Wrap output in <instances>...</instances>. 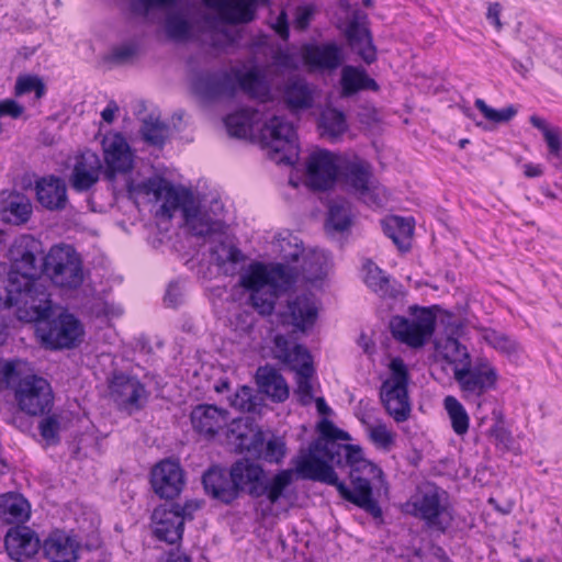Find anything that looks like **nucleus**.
Instances as JSON below:
<instances>
[{
    "label": "nucleus",
    "mask_w": 562,
    "mask_h": 562,
    "mask_svg": "<svg viewBox=\"0 0 562 562\" xmlns=\"http://www.w3.org/2000/svg\"><path fill=\"white\" fill-rule=\"evenodd\" d=\"M254 112L249 109H241L228 114L225 120V126L231 136L246 137L251 127Z\"/></svg>",
    "instance_id": "48"
},
{
    "label": "nucleus",
    "mask_w": 562,
    "mask_h": 562,
    "mask_svg": "<svg viewBox=\"0 0 562 562\" xmlns=\"http://www.w3.org/2000/svg\"><path fill=\"white\" fill-rule=\"evenodd\" d=\"M351 226V209L346 201H335L330 204L326 227L328 231L345 232Z\"/></svg>",
    "instance_id": "44"
},
{
    "label": "nucleus",
    "mask_w": 562,
    "mask_h": 562,
    "mask_svg": "<svg viewBox=\"0 0 562 562\" xmlns=\"http://www.w3.org/2000/svg\"><path fill=\"white\" fill-rule=\"evenodd\" d=\"M319 127L323 130L324 135L336 138L347 130L346 116L337 109L327 108L321 114Z\"/></svg>",
    "instance_id": "46"
},
{
    "label": "nucleus",
    "mask_w": 562,
    "mask_h": 562,
    "mask_svg": "<svg viewBox=\"0 0 562 562\" xmlns=\"http://www.w3.org/2000/svg\"><path fill=\"white\" fill-rule=\"evenodd\" d=\"M202 483L207 495L226 505L239 497L231 469L212 467L203 474Z\"/></svg>",
    "instance_id": "28"
},
{
    "label": "nucleus",
    "mask_w": 562,
    "mask_h": 562,
    "mask_svg": "<svg viewBox=\"0 0 562 562\" xmlns=\"http://www.w3.org/2000/svg\"><path fill=\"white\" fill-rule=\"evenodd\" d=\"M440 353L449 363L457 364L456 367H459V364L463 367L465 363H470V355L467 347L453 337L445 339L440 346Z\"/></svg>",
    "instance_id": "51"
},
{
    "label": "nucleus",
    "mask_w": 562,
    "mask_h": 562,
    "mask_svg": "<svg viewBox=\"0 0 562 562\" xmlns=\"http://www.w3.org/2000/svg\"><path fill=\"white\" fill-rule=\"evenodd\" d=\"M16 378V362L13 360H0V390L11 389Z\"/></svg>",
    "instance_id": "63"
},
{
    "label": "nucleus",
    "mask_w": 562,
    "mask_h": 562,
    "mask_svg": "<svg viewBox=\"0 0 562 562\" xmlns=\"http://www.w3.org/2000/svg\"><path fill=\"white\" fill-rule=\"evenodd\" d=\"M50 314L52 308L47 316L36 321L40 323L37 331L43 342L52 349H69L77 346L83 335L81 323L67 312L60 313L56 318L48 321Z\"/></svg>",
    "instance_id": "10"
},
{
    "label": "nucleus",
    "mask_w": 562,
    "mask_h": 562,
    "mask_svg": "<svg viewBox=\"0 0 562 562\" xmlns=\"http://www.w3.org/2000/svg\"><path fill=\"white\" fill-rule=\"evenodd\" d=\"M161 199H164V203L160 206V212L168 218H171L177 210H181L183 216H190L195 204L194 198L189 190H178L170 182L167 183Z\"/></svg>",
    "instance_id": "34"
},
{
    "label": "nucleus",
    "mask_w": 562,
    "mask_h": 562,
    "mask_svg": "<svg viewBox=\"0 0 562 562\" xmlns=\"http://www.w3.org/2000/svg\"><path fill=\"white\" fill-rule=\"evenodd\" d=\"M32 203L25 195L18 194L4 207L3 218L14 225L26 223L32 215Z\"/></svg>",
    "instance_id": "43"
},
{
    "label": "nucleus",
    "mask_w": 562,
    "mask_h": 562,
    "mask_svg": "<svg viewBox=\"0 0 562 562\" xmlns=\"http://www.w3.org/2000/svg\"><path fill=\"white\" fill-rule=\"evenodd\" d=\"M61 429L60 416L56 413L45 414L38 423V431L41 437L47 445H56L59 442V431Z\"/></svg>",
    "instance_id": "54"
},
{
    "label": "nucleus",
    "mask_w": 562,
    "mask_h": 562,
    "mask_svg": "<svg viewBox=\"0 0 562 562\" xmlns=\"http://www.w3.org/2000/svg\"><path fill=\"white\" fill-rule=\"evenodd\" d=\"M366 284L380 296H394L390 278L373 261L367 260L363 265Z\"/></svg>",
    "instance_id": "41"
},
{
    "label": "nucleus",
    "mask_w": 562,
    "mask_h": 562,
    "mask_svg": "<svg viewBox=\"0 0 562 562\" xmlns=\"http://www.w3.org/2000/svg\"><path fill=\"white\" fill-rule=\"evenodd\" d=\"M406 513L418 519L430 535L448 533L454 522V508L447 491L427 483L420 486L405 504Z\"/></svg>",
    "instance_id": "3"
},
{
    "label": "nucleus",
    "mask_w": 562,
    "mask_h": 562,
    "mask_svg": "<svg viewBox=\"0 0 562 562\" xmlns=\"http://www.w3.org/2000/svg\"><path fill=\"white\" fill-rule=\"evenodd\" d=\"M341 178L349 191L367 203L376 204V187L372 182V171L368 162L355 160L347 162L341 169Z\"/></svg>",
    "instance_id": "18"
},
{
    "label": "nucleus",
    "mask_w": 562,
    "mask_h": 562,
    "mask_svg": "<svg viewBox=\"0 0 562 562\" xmlns=\"http://www.w3.org/2000/svg\"><path fill=\"white\" fill-rule=\"evenodd\" d=\"M445 409L451 422V427L458 436L468 432L470 426L469 415L463 405L454 396L448 395L443 400Z\"/></svg>",
    "instance_id": "42"
},
{
    "label": "nucleus",
    "mask_w": 562,
    "mask_h": 562,
    "mask_svg": "<svg viewBox=\"0 0 562 562\" xmlns=\"http://www.w3.org/2000/svg\"><path fill=\"white\" fill-rule=\"evenodd\" d=\"M302 58L313 70H334L341 65L344 55L336 43L307 44L302 48Z\"/></svg>",
    "instance_id": "29"
},
{
    "label": "nucleus",
    "mask_w": 562,
    "mask_h": 562,
    "mask_svg": "<svg viewBox=\"0 0 562 562\" xmlns=\"http://www.w3.org/2000/svg\"><path fill=\"white\" fill-rule=\"evenodd\" d=\"M103 170L101 159L94 151L87 149L77 154L69 179L72 189L77 192L90 190L100 180Z\"/></svg>",
    "instance_id": "19"
},
{
    "label": "nucleus",
    "mask_w": 562,
    "mask_h": 562,
    "mask_svg": "<svg viewBox=\"0 0 562 562\" xmlns=\"http://www.w3.org/2000/svg\"><path fill=\"white\" fill-rule=\"evenodd\" d=\"M346 35L351 49L357 53L363 61L371 64L376 59V49L372 36L366 24V16H355L347 26Z\"/></svg>",
    "instance_id": "31"
},
{
    "label": "nucleus",
    "mask_w": 562,
    "mask_h": 562,
    "mask_svg": "<svg viewBox=\"0 0 562 562\" xmlns=\"http://www.w3.org/2000/svg\"><path fill=\"white\" fill-rule=\"evenodd\" d=\"M193 429L200 435L213 438L228 425L229 413L216 405L200 404L190 415Z\"/></svg>",
    "instance_id": "25"
},
{
    "label": "nucleus",
    "mask_w": 562,
    "mask_h": 562,
    "mask_svg": "<svg viewBox=\"0 0 562 562\" xmlns=\"http://www.w3.org/2000/svg\"><path fill=\"white\" fill-rule=\"evenodd\" d=\"M274 352L276 357L295 373L314 372L308 350L302 345L293 344L288 337L283 335L274 337Z\"/></svg>",
    "instance_id": "30"
},
{
    "label": "nucleus",
    "mask_w": 562,
    "mask_h": 562,
    "mask_svg": "<svg viewBox=\"0 0 562 562\" xmlns=\"http://www.w3.org/2000/svg\"><path fill=\"white\" fill-rule=\"evenodd\" d=\"M150 484L160 498L173 499L186 485L184 471L178 461L165 459L153 468Z\"/></svg>",
    "instance_id": "14"
},
{
    "label": "nucleus",
    "mask_w": 562,
    "mask_h": 562,
    "mask_svg": "<svg viewBox=\"0 0 562 562\" xmlns=\"http://www.w3.org/2000/svg\"><path fill=\"white\" fill-rule=\"evenodd\" d=\"M43 273L64 290H76L85 280L80 255L69 245H55L43 257Z\"/></svg>",
    "instance_id": "5"
},
{
    "label": "nucleus",
    "mask_w": 562,
    "mask_h": 562,
    "mask_svg": "<svg viewBox=\"0 0 562 562\" xmlns=\"http://www.w3.org/2000/svg\"><path fill=\"white\" fill-rule=\"evenodd\" d=\"M313 373L314 372L296 373V393L304 405L310 404L313 398V387L311 383Z\"/></svg>",
    "instance_id": "62"
},
{
    "label": "nucleus",
    "mask_w": 562,
    "mask_h": 562,
    "mask_svg": "<svg viewBox=\"0 0 562 562\" xmlns=\"http://www.w3.org/2000/svg\"><path fill=\"white\" fill-rule=\"evenodd\" d=\"M168 181L161 177H151L145 181L134 184L132 180L127 182L128 192H135L144 195H154L156 201L161 200L164 190L167 188Z\"/></svg>",
    "instance_id": "53"
},
{
    "label": "nucleus",
    "mask_w": 562,
    "mask_h": 562,
    "mask_svg": "<svg viewBox=\"0 0 562 562\" xmlns=\"http://www.w3.org/2000/svg\"><path fill=\"white\" fill-rule=\"evenodd\" d=\"M292 282V276L282 265L268 269L265 265L255 262L240 277V285L250 293L266 288H290Z\"/></svg>",
    "instance_id": "15"
},
{
    "label": "nucleus",
    "mask_w": 562,
    "mask_h": 562,
    "mask_svg": "<svg viewBox=\"0 0 562 562\" xmlns=\"http://www.w3.org/2000/svg\"><path fill=\"white\" fill-rule=\"evenodd\" d=\"M216 11L223 22L231 25L248 24L256 18L258 0H202Z\"/></svg>",
    "instance_id": "24"
},
{
    "label": "nucleus",
    "mask_w": 562,
    "mask_h": 562,
    "mask_svg": "<svg viewBox=\"0 0 562 562\" xmlns=\"http://www.w3.org/2000/svg\"><path fill=\"white\" fill-rule=\"evenodd\" d=\"M293 326L300 330L312 327L317 318L313 299L306 294L296 296L288 305Z\"/></svg>",
    "instance_id": "38"
},
{
    "label": "nucleus",
    "mask_w": 562,
    "mask_h": 562,
    "mask_svg": "<svg viewBox=\"0 0 562 562\" xmlns=\"http://www.w3.org/2000/svg\"><path fill=\"white\" fill-rule=\"evenodd\" d=\"M317 450L310 446L307 453L299 456L294 461V472L304 480L326 483L338 490L339 479L334 468L316 456ZM318 453H321L318 451Z\"/></svg>",
    "instance_id": "20"
},
{
    "label": "nucleus",
    "mask_w": 562,
    "mask_h": 562,
    "mask_svg": "<svg viewBox=\"0 0 562 562\" xmlns=\"http://www.w3.org/2000/svg\"><path fill=\"white\" fill-rule=\"evenodd\" d=\"M109 387L111 397L123 409L138 411L147 402L145 385L136 376L114 374Z\"/></svg>",
    "instance_id": "16"
},
{
    "label": "nucleus",
    "mask_w": 562,
    "mask_h": 562,
    "mask_svg": "<svg viewBox=\"0 0 562 562\" xmlns=\"http://www.w3.org/2000/svg\"><path fill=\"white\" fill-rule=\"evenodd\" d=\"M183 218L186 224L196 236H206L211 234L214 229V225L216 224L209 216L201 214L196 203L193 205L192 214L190 216H183Z\"/></svg>",
    "instance_id": "57"
},
{
    "label": "nucleus",
    "mask_w": 562,
    "mask_h": 562,
    "mask_svg": "<svg viewBox=\"0 0 562 562\" xmlns=\"http://www.w3.org/2000/svg\"><path fill=\"white\" fill-rule=\"evenodd\" d=\"M342 464L350 468V481L352 488L339 481V495L370 514L373 518L382 517V509L372 496V490L378 483L383 482V471L375 463L363 457L359 446L345 448Z\"/></svg>",
    "instance_id": "2"
},
{
    "label": "nucleus",
    "mask_w": 562,
    "mask_h": 562,
    "mask_svg": "<svg viewBox=\"0 0 562 562\" xmlns=\"http://www.w3.org/2000/svg\"><path fill=\"white\" fill-rule=\"evenodd\" d=\"M31 507L18 493L0 495V520L5 524H23L30 518Z\"/></svg>",
    "instance_id": "35"
},
{
    "label": "nucleus",
    "mask_w": 562,
    "mask_h": 562,
    "mask_svg": "<svg viewBox=\"0 0 562 562\" xmlns=\"http://www.w3.org/2000/svg\"><path fill=\"white\" fill-rule=\"evenodd\" d=\"M271 158L278 164L294 165L299 160L300 146L294 125L283 116H273L262 130Z\"/></svg>",
    "instance_id": "8"
},
{
    "label": "nucleus",
    "mask_w": 562,
    "mask_h": 562,
    "mask_svg": "<svg viewBox=\"0 0 562 562\" xmlns=\"http://www.w3.org/2000/svg\"><path fill=\"white\" fill-rule=\"evenodd\" d=\"M483 339L495 350L512 356L519 349V344L510 336L495 329H484Z\"/></svg>",
    "instance_id": "50"
},
{
    "label": "nucleus",
    "mask_w": 562,
    "mask_h": 562,
    "mask_svg": "<svg viewBox=\"0 0 562 562\" xmlns=\"http://www.w3.org/2000/svg\"><path fill=\"white\" fill-rule=\"evenodd\" d=\"M140 134L146 143L161 147L168 137V126L159 117L149 114L143 120Z\"/></svg>",
    "instance_id": "45"
},
{
    "label": "nucleus",
    "mask_w": 562,
    "mask_h": 562,
    "mask_svg": "<svg viewBox=\"0 0 562 562\" xmlns=\"http://www.w3.org/2000/svg\"><path fill=\"white\" fill-rule=\"evenodd\" d=\"M36 201L48 211H63L68 203L65 181L54 175L41 177L34 184Z\"/></svg>",
    "instance_id": "27"
},
{
    "label": "nucleus",
    "mask_w": 562,
    "mask_h": 562,
    "mask_svg": "<svg viewBox=\"0 0 562 562\" xmlns=\"http://www.w3.org/2000/svg\"><path fill=\"white\" fill-rule=\"evenodd\" d=\"M34 92L36 99H41L46 93V86L43 80L35 75H23L16 78L14 93L16 97Z\"/></svg>",
    "instance_id": "55"
},
{
    "label": "nucleus",
    "mask_w": 562,
    "mask_h": 562,
    "mask_svg": "<svg viewBox=\"0 0 562 562\" xmlns=\"http://www.w3.org/2000/svg\"><path fill=\"white\" fill-rule=\"evenodd\" d=\"M231 405L241 412H254L257 403L252 389L246 385L240 386L231 397Z\"/></svg>",
    "instance_id": "60"
},
{
    "label": "nucleus",
    "mask_w": 562,
    "mask_h": 562,
    "mask_svg": "<svg viewBox=\"0 0 562 562\" xmlns=\"http://www.w3.org/2000/svg\"><path fill=\"white\" fill-rule=\"evenodd\" d=\"M319 438L312 442L313 448L322 452L329 461L335 462L337 465H342V456L345 448L351 447L349 443H340V441L350 440L348 432L339 429L328 419H322L317 425Z\"/></svg>",
    "instance_id": "21"
},
{
    "label": "nucleus",
    "mask_w": 562,
    "mask_h": 562,
    "mask_svg": "<svg viewBox=\"0 0 562 562\" xmlns=\"http://www.w3.org/2000/svg\"><path fill=\"white\" fill-rule=\"evenodd\" d=\"M43 254V244L31 235L15 238L9 249L7 304L16 307V317L22 322L41 319L50 310V293L38 263Z\"/></svg>",
    "instance_id": "1"
},
{
    "label": "nucleus",
    "mask_w": 562,
    "mask_h": 562,
    "mask_svg": "<svg viewBox=\"0 0 562 562\" xmlns=\"http://www.w3.org/2000/svg\"><path fill=\"white\" fill-rule=\"evenodd\" d=\"M531 125L542 132L544 140L548 145V153H557L562 150V132L559 127H550L546 120L538 115H531L529 119Z\"/></svg>",
    "instance_id": "52"
},
{
    "label": "nucleus",
    "mask_w": 562,
    "mask_h": 562,
    "mask_svg": "<svg viewBox=\"0 0 562 562\" xmlns=\"http://www.w3.org/2000/svg\"><path fill=\"white\" fill-rule=\"evenodd\" d=\"M474 105L487 121L496 124L509 122L517 114V109L514 105L495 110L487 105L482 99H476Z\"/></svg>",
    "instance_id": "56"
},
{
    "label": "nucleus",
    "mask_w": 562,
    "mask_h": 562,
    "mask_svg": "<svg viewBox=\"0 0 562 562\" xmlns=\"http://www.w3.org/2000/svg\"><path fill=\"white\" fill-rule=\"evenodd\" d=\"M314 13L315 7L313 4H304L297 7L294 13V27L299 31L306 30L311 23Z\"/></svg>",
    "instance_id": "64"
},
{
    "label": "nucleus",
    "mask_w": 562,
    "mask_h": 562,
    "mask_svg": "<svg viewBox=\"0 0 562 562\" xmlns=\"http://www.w3.org/2000/svg\"><path fill=\"white\" fill-rule=\"evenodd\" d=\"M390 376L380 389V400L386 413L395 423H404L411 417L412 404L408 396L409 372L400 357L390 362Z\"/></svg>",
    "instance_id": "6"
},
{
    "label": "nucleus",
    "mask_w": 562,
    "mask_h": 562,
    "mask_svg": "<svg viewBox=\"0 0 562 562\" xmlns=\"http://www.w3.org/2000/svg\"><path fill=\"white\" fill-rule=\"evenodd\" d=\"M218 267L223 268L226 274H234L236 265L245 260L243 252L234 245L221 243L213 251Z\"/></svg>",
    "instance_id": "47"
},
{
    "label": "nucleus",
    "mask_w": 562,
    "mask_h": 562,
    "mask_svg": "<svg viewBox=\"0 0 562 562\" xmlns=\"http://www.w3.org/2000/svg\"><path fill=\"white\" fill-rule=\"evenodd\" d=\"M370 440L383 450H391L395 443V434L385 424L371 425L368 428Z\"/></svg>",
    "instance_id": "58"
},
{
    "label": "nucleus",
    "mask_w": 562,
    "mask_h": 562,
    "mask_svg": "<svg viewBox=\"0 0 562 562\" xmlns=\"http://www.w3.org/2000/svg\"><path fill=\"white\" fill-rule=\"evenodd\" d=\"M216 92L233 95L237 89L243 90L251 98H265L269 94V88L265 78L256 69L246 72L239 70L234 74L224 72L215 80Z\"/></svg>",
    "instance_id": "13"
},
{
    "label": "nucleus",
    "mask_w": 562,
    "mask_h": 562,
    "mask_svg": "<svg viewBox=\"0 0 562 562\" xmlns=\"http://www.w3.org/2000/svg\"><path fill=\"white\" fill-rule=\"evenodd\" d=\"M228 438L236 447L269 463H280L286 452L281 437L272 436L266 441L261 429L254 427L249 418H234L228 426Z\"/></svg>",
    "instance_id": "4"
},
{
    "label": "nucleus",
    "mask_w": 562,
    "mask_h": 562,
    "mask_svg": "<svg viewBox=\"0 0 562 562\" xmlns=\"http://www.w3.org/2000/svg\"><path fill=\"white\" fill-rule=\"evenodd\" d=\"M135 13L146 14L153 9L173 7L179 0H127Z\"/></svg>",
    "instance_id": "61"
},
{
    "label": "nucleus",
    "mask_w": 562,
    "mask_h": 562,
    "mask_svg": "<svg viewBox=\"0 0 562 562\" xmlns=\"http://www.w3.org/2000/svg\"><path fill=\"white\" fill-rule=\"evenodd\" d=\"M341 95L351 97L361 90L376 91L379 85L362 68L347 65L341 70Z\"/></svg>",
    "instance_id": "37"
},
{
    "label": "nucleus",
    "mask_w": 562,
    "mask_h": 562,
    "mask_svg": "<svg viewBox=\"0 0 562 562\" xmlns=\"http://www.w3.org/2000/svg\"><path fill=\"white\" fill-rule=\"evenodd\" d=\"M104 170L106 181L114 183L117 176L130 173L134 167V155L121 133L106 134L102 139Z\"/></svg>",
    "instance_id": "12"
},
{
    "label": "nucleus",
    "mask_w": 562,
    "mask_h": 562,
    "mask_svg": "<svg viewBox=\"0 0 562 562\" xmlns=\"http://www.w3.org/2000/svg\"><path fill=\"white\" fill-rule=\"evenodd\" d=\"M4 548L15 561L33 558L42 550L38 535L27 526L11 527L4 536Z\"/></svg>",
    "instance_id": "23"
},
{
    "label": "nucleus",
    "mask_w": 562,
    "mask_h": 562,
    "mask_svg": "<svg viewBox=\"0 0 562 562\" xmlns=\"http://www.w3.org/2000/svg\"><path fill=\"white\" fill-rule=\"evenodd\" d=\"M14 400L19 408L30 416H44L54 405L50 383L38 375L21 378L14 386Z\"/></svg>",
    "instance_id": "9"
},
{
    "label": "nucleus",
    "mask_w": 562,
    "mask_h": 562,
    "mask_svg": "<svg viewBox=\"0 0 562 562\" xmlns=\"http://www.w3.org/2000/svg\"><path fill=\"white\" fill-rule=\"evenodd\" d=\"M294 471L292 469L281 470L270 480L261 484L262 496L266 495L271 505L278 503L284 496V491L293 483Z\"/></svg>",
    "instance_id": "40"
},
{
    "label": "nucleus",
    "mask_w": 562,
    "mask_h": 562,
    "mask_svg": "<svg viewBox=\"0 0 562 562\" xmlns=\"http://www.w3.org/2000/svg\"><path fill=\"white\" fill-rule=\"evenodd\" d=\"M258 387L277 402L289 397V387L284 378L272 367H259L256 373Z\"/></svg>",
    "instance_id": "33"
},
{
    "label": "nucleus",
    "mask_w": 562,
    "mask_h": 562,
    "mask_svg": "<svg viewBox=\"0 0 562 562\" xmlns=\"http://www.w3.org/2000/svg\"><path fill=\"white\" fill-rule=\"evenodd\" d=\"M337 157L329 150L321 149L310 155L306 162L307 181L314 190H327L337 179Z\"/></svg>",
    "instance_id": "17"
},
{
    "label": "nucleus",
    "mask_w": 562,
    "mask_h": 562,
    "mask_svg": "<svg viewBox=\"0 0 562 562\" xmlns=\"http://www.w3.org/2000/svg\"><path fill=\"white\" fill-rule=\"evenodd\" d=\"M284 100L292 111L310 109L314 103V89L304 79H295L285 87Z\"/></svg>",
    "instance_id": "39"
},
{
    "label": "nucleus",
    "mask_w": 562,
    "mask_h": 562,
    "mask_svg": "<svg viewBox=\"0 0 562 562\" xmlns=\"http://www.w3.org/2000/svg\"><path fill=\"white\" fill-rule=\"evenodd\" d=\"M435 327L436 317L426 307H412L408 317L396 315L390 321L393 337L411 348L423 347L432 336Z\"/></svg>",
    "instance_id": "7"
},
{
    "label": "nucleus",
    "mask_w": 562,
    "mask_h": 562,
    "mask_svg": "<svg viewBox=\"0 0 562 562\" xmlns=\"http://www.w3.org/2000/svg\"><path fill=\"white\" fill-rule=\"evenodd\" d=\"M154 535L157 539L175 544L183 536V518L170 503L161 504L151 514Z\"/></svg>",
    "instance_id": "22"
},
{
    "label": "nucleus",
    "mask_w": 562,
    "mask_h": 562,
    "mask_svg": "<svg viewBox=\"0 0 562 562\" xmlns=\"http://www.w3.org/2000/svg\"><path fill=\"white\" fill-rule=\"evenodd\" d=\"M231 474L234 479L238 496L243 491H246L254 498L262 496L261 484L266 473L260 464L244 458L232 464Z\"/></svg>",
    "instance_id": "26"
},
{
    "label": "nucleus",
    "mask_w": 562,
    "mask_h": 562,
    "mask_svg": "<svg viewBox=\"0 0 562 562\" xmlns=\"http://www.w3.org/2000/svg\"><path fill=\"white\" fill-rule=\"evenodd\" d=\"M289 288H266L250 293L252 306L261 315H270L274 310L276 300L281 291Z\"/></svg>",
    "instance_id": "49"
},
{
    "label": "nucleus",
    "mask_w": 562,
    "mask_h": 562,
    "mask_svg": "<svg viewBox=\"0 0 562 562\" xmlns=\"http://www.w3.org/2000/svg\"><path fill=\"white\" fill-rule=\"evenodd\" d=\"M190 30L189 22L178 14L170 15L166 20V32L172 40H186L190 34Z\"/></svg>",
    "instance_id": "59"
},
{
    "label": "nucleus",
    "mask_w": 562,
    "mask_h": 562,
    "mask_svg": "<svg viewBox=\"0 0 562 562\" xmlns=\"http://www.w3.org/2000/svg\"><path fill=\"white\" fill-rule=\"evenodd\" d=\"M384 234L393 240L397 248L407 251L414 233V220L412 217L390 216L382 221Z\"/></svg>",
    "instance_id": "36"
},
{
    "label": "nucleus",
    "mask_w": 562,
    "mask_h": 562,
    "mask_svg": "<svg viewBox=\"0 0 562 562\" xmlns=\"http://www.w3.org/2000/svg\"><path fill=\"white\" fill-rule=\"evenodd\" d=\"M42 553L49 562H75L74 540L61 530H55L42 543Z\"/></svg>",
    "instance_id": "32"
},
{
    "label": "nucleus",
    "mask_w": 562,
    "mask_h": 562,
    "mask_svg": "<svg viewBox=\"0 0 562 562\" xmlns=\"http://www.w3.org/2000/svg\"><path fill=\"white\" fill-rule=\"evenodd\" d=\"M454 380L458 382L464 397H480L495 387L498 374L487 360H477L474 364L465 363L454 367Z\"/></svg>",
    "instance_id": "11"
}]
</instances>
